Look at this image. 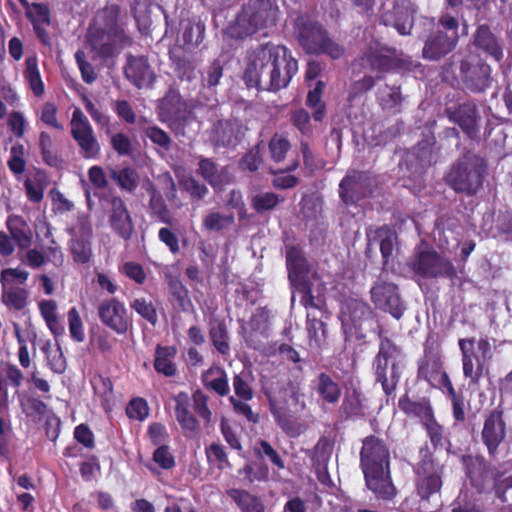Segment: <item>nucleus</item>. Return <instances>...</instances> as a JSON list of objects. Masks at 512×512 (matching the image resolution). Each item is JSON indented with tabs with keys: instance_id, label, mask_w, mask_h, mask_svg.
Masks as SVG:
<instances>
[{
	"instance_id": "1",
	"label": "nucleus",
	"mask_w": 512,
	"mask_h": 512,
	"mask_svg": "<svg viewBox=\"0 0 512 512\" xmlns=\"http://www.w3.org/2000/svg\"><path fill=\"white\" fill-rule=\"evenodd\" d=\"M298 72V61L284 45L266 43L248 56L243 80L248 88L278 92L288 87Z\"/></svg>"
},
{
	"instance_id": "2",
	"label": "nucleus",
	"mask_w": 512,
	"mask_h": 512,
	"mask_svg": "<svg viewBox=\"0 0 512 512\" xmlns=\"http://www.w3.org/2000/svg\"><path fill=\"white\" fill-rule=\"evenodd\" d=\"M127 23L118 4H107L99 9L89 24L87 43L102 60L114 58L123 48L134 44L126 31Z\"/></svg>"
},
{
	"instance_id": "3",
	"label": "nucleus",
	"mask_w": 512,
	"mask_h": 512,
	"mask_svg": "<svg viewBox=\"0 0 512 512\" xmlns=\"http://www.w3.org/2000/svg\"><path fill=\"white\" fill-rule=\"evenodd\" d=\"M359 458L366 487L379 500H393L397 489L392 480L391 453L387 440L376 434L364 437Z\"/></svg>"
},
{
	"instance_id": "4",
	"label": "nucleus",
	"mask_w": 512,
	"mask_h": 512,
	"mask_svg": "<svg viewBox=\"0 0 512 512\" xmlns=\"http://www.w3.org/2000/svg\"><path fill=\"white\" fill-rule=\"evenodd\" d=\"M279 12L277 0H249L228 26L227 34L233 39H245L260 29L276 25Z\"/></svg>"
},
{
	"instance_id": "5",
	"label": "nucleus",
	"mask_w": 512,
	"mask_h": 512,
	"mask_svg": "<svg viewBox=\"0 0 512 512\" xmlns=\"http://www.w3.org/2000/svg\"><path fill=\"white\" fill-rule=\"evenodd\" d=\"M488 175L486 160L474 152H465L450 168L445 181L455 192L476 195Z\"/></svg>"
},
{
	"instance_id": "6",
	"label": "nucleus",
	"mask_w": 512,
	"mask_h": 512,
	"mask_svg": "<svg viewBox=\"0 0 512 512\" xmlns=\"http://www.w3.org/2000/svg\"><path fill=\"white\" fill-rule=\"evenodd\" d=\"M294 31L300 46L307 54L326 55L332 60H339L345 55V47L331 38L318 21L299 16L295 19Z\"/></svg>"
},
{
	"instance_id": "7",
	"label": "nucleus",
	"mask_w": 512,
	"mask_h": 512,
	"mask_svg": "<svg viewBox=\"0 0 512 512\" xmlns=\"http://www.w3.org/2000/svg\"><path fill=\"white\" fill-rule=\"evenodd\" d=\"M379 349L372 362L375 382L379 383L386 396L397 389L401 378V348L390 338L380 335Z\"/></svg>"
},
{
	"instance_id": "8",
	"label": "nucleus",
	"mask_w": 512,
	"mask_h": 512,
	"mask_svg": "<svg viewBox=\"0 0 512 512\" xmlns=\"http://www.w3.org/2000/svg\"><path fill=\"white\" fill-rule=\"evenodd\" d=\"M461 351L463 375L469 380V386H478L484 376L487 364L492 359V347L488 338L474 337L458 340Z\"/></svg>"
},
{
	"instance_id": "9",
	"label": "nucleus",
	"mask_w": 512,
	"mask_h": 512,
	"mask_svg": "<svg viewBox=\"0 0 512 512\" xmlns=\"http://www.w3.org/2000/svg\"><path fill=\"white\" fill-rule=\"evenodd\" d=\"M157 116L176 137L185 136L187 126L195 119L191 105L174 89L159 101Z\"/></svg>"
},
{
	"instance_id": "10",
	"label": "nucleus",
	"mask_w": 512,
	"mask_h": 512,
	"mask_svg": "<svg viewBox=\"0 0 512 512\" xmlns=\"http://www.w3.org/2000/svg\"><path fill=\"white\" fill-rule=\"evenodd\" d=\"M414 467L415 491L422 499L428 501L433 494L439 493L443 485L444 466L441 465L434 453L428 449Z\"/></svg>"
},
{
	"instance_id": "11",
	"label": "nucleus",
	"mask_w": 512,
	"mask_h": 512,
	"mask_svg": "<svg viewBox=\"0 0 512 512\" xmlns=\"http://www.w3.org/2000/svg\"><path fill=\"white\" fill-rule=\"evenodd\" d=\"M408 266L415 274L425 279L444 277L452 280L457 277V270L453 263L443 258L433 248L415 253Z\"/></svg>"
},
{
	"instance_id": "12",
	"label": "nucleus",
	"mask_w": 512,
	"mask_h": 512,
	"mask_svg": "<svg viewBox=\"0 0 512 512\" xmlns=\"http://www.w3.org/2000/svg\"><path fill=\"white\" fill-rule=\"evenodd\" d=\"M361 60L379 74L377 79L390 72L410 69V61L400 57L395 48L387 46H369L363 52Z\"/></svg>"
},
{
	"instance_id": "13",
	"label": "nucleus",
	"mask_w": 512,
	"mask_h": 512,
	"mask_svg": "<svg viewBox=\"0 0 512 512\" xmlns=\"http://www.w3.org/2000/svg\"><path fill=\"white\" fill-rule=\"evenodd\" d=\"M70 126V133L79 148V154L84 159H97L101 153V146L93 127L80 108L74 109Z\"/></svg>"
},
{
	"instance_id": "14",
	"label": "nucleus",
	"mask_w": 512,
	"mask_h": 512,
	"mask_svg": "<svg viewBox=\"0 0 512 512\" xmlns=\"http://www.w3.org/2000/svg\"><path fill=\"white\" fill-rule=\"evenodd\" d=\"M374 185L375 178L370 172L354 170L340 181L339 197L347 206L357 205L372 196Z\"/></svg>"
},
{
	"instance_id": "15",
	"label": "nucleus",
	"mask_w": 512,
	"mask_h": 512,
	"mask_svg": "<svg viewBox=\"0 0 512 512\" xmlns=\"http://www.w3.org/2000/svg\"><path fill=\"white\" fill-rule=\"evenodd\" d=\"M370 295L377 309L389 313L397 320L404 315L406 307L397 284L379 278L371 287Z\"/></svg>"
},
{
	"instance_id": "16",
	"label": "nucleus",
	"mask_w": 512,
	"mask_h": 512,
	"mask_svg": "<svg viewBox=\"0 0 512 512\" xmlns=\"http://www.w3.org/2000/svg\"><path fill=\"white\" fill-rule=\"evenodd\" d=\"M460 77L472 92H483L491 83V67L477 54H469L460 62Z\"/></svg>"
},
{
	"instance_id": "17",
	"label": "nucleus",
	"mask_w": 512,
	"mask_h": 512,
	"mask_svg": "<svg viewBox=\"0 0 512 512\" xmlns=\"http://www.w3.org/2000/svg\"><path fill=\"white\" fill-rule=\"evenodd\" d=\"M450 122L458 125L471 140L479 138L481 116L474 100H468L445 108Z\"/></svg>"
},
{
	"instance_id": "18",
	"label": "nucleus",
	"mask_w": 512,
	"mask_h": 512,
	"mask_svg": "<svg viewBox=\"0 0 512 512\" xmlns=\"http://www.w3.org/2000/svg\"><path fill=\"white\" fill-rule=\"evenodd\" d=\"M423 25L433 29L435 26L434 19L425 18ZM457 42L458 36L449 35V32H444L437 28V30H432L425 40L422 56L424 59L431 61L439 60L450 53L455 48Z\"/></svg>"
},
{
	"instance_id": "19",
	"label": "nucleus",
	"mask_w": 512,
	"mask_h": 512,
	"mask_svg": "<svg viewBox=\"0 0 512 512\" xmlns=\"http://www.w3.org/2000/svg\"><path fill=\"white\" fill-rule=\"evenodd\" d=\"M98 317L103 325L119 335L125 334L131 326L124 303L115 297L107 298L100 303Z\"/></svg>"
},
{
	"instance_id": "20",
	"label": "nucleus",
	"mask_w": 512,
	"mask_h": 512,
	"mask_svg": "<svg viewBox=\"0 0 512 512\" xmlns=\"http://www.w3.org/2000/svg\"><path fill=\"white\" fill-rule=\"evenodd\" d=\"M108 203V223L111 230L121 239L127 241L134 232V223L124 200L117 195L106 199Z\"/></svg>"
},
{
	"instance_id": "21",
	"label": "nucleus",
	"mask_w": 512,
	"mask_h": 512,
	"mask_svg": "<svg viewBox=\"0 0 512 512\" xmlns=\"http://www.w3.org/2000/svg\"><path fill=\"white\" fill-rule=\"evenodd\" d=\"M367 409L363 391L358 387L352 386L344 391L341 403L337 409V421L339 423H346L365 419Z\"/></svg>"
},
{
	"instance_id": "22",
	"label": "nucleus",
	"mask_w": 512,
	"mask_h": 512,
	"mask_svg": "<svg viewBox=\"0 0 512 512\" xmlns=\"http://www.w3.org/2000/svg\"><path fill=\"white\" fill-rule=\"evenodd\" d=\"M269 411L281 430L290 437L298 436L302 430L286 400H279L271 389L265 390Z\"/></svg>"
},
{
	"instance_id": "23",
	"label": "nucleus",
	"mask_w": 512,
	"mask_h": 512,
	"mask_svg": "<svg viewBox=\"0 0 512 512\" xmlns=\"http://www.w3.org/2000/svg\"><path fill=\"white\" fill-rule=\"evenodd\" d=\"M503 414L500 408H496L490 411L484 419L481 438L490 456L497 454L500 444L506 437V423Z\"/></svg>"
},
{
	"instance_id": "24",
	"label": "nucleus",
	"mask_w": 512,
	"mask_h": 512,
	"mask_svg": "<svg viewBox=\"0 0 512 512\" xmlns=\"http://www.w3.org/2000/svg\"><path fill=\"white\" fill-rule=\"evenodd\" d=\"M123 70L126 79L138 89L151 87L154 83L155 74L145 56L128 54Z\"/></svg>"
},
{
	"instance_id": "25",
	"label": "nucleus",
	"mask_w": 512,
	"mask_h": 512,
	"mask_svg": "<svg viewBox=\"0 0 512 512\" xmlns=\"http://www.w3.org/2000/svg\"><path fill=\"white\" fill-rule=\"evenodd\" d=\"M428 337L424 344L423 356L418 360L417 379L432 384V380L441 376L443 362L438 345L430 342Z\"/></svg>"
},
{
	"instance_id": "26",
	"label": "nucleus",
	"mask_w": 512,
	"mask_h": 512,
	"mask_svg": "<svg viewBox=\"0 0 512 512\" xmlns=\"http://www.w3.org/2000/svg\"><path fill=\"white\" fill-rule=\"evenodd\" d=\"M398 407L408 418L417 419L421 426L436 417L431 399L427 396L412 399L406 392L399 398Z\"/></svg>"
},
{
	"instance_id": "27",
	"label": "nucleus",
	"mask_w": 512,
	"mask_h": 512,
	"mask_svg": "<svg viewBox=\"0 0 512 512\" xmlns=\"http://www.w3.org/2000/svg\"><path fill=\"white\" fill-rule=\"evenodd\" d=\"M25 16L31 23L33 30L44 45H49L51 38L48 27L51 25V11L47 3H30L25 8Z\"/></svg>"
},
{
	"instance_id": "28",
	"label": "nucleus",
	"mask_w": 512,
	"mask_h": 512,
	"mask_svg": "<svg viewBox=\"0 0 512 512\" xmlns=\"http://www.w3.org/2000/svg\"><path fill=\"white\" fill-rule=\"evenodd\" d=\"M372 316V308L363 300L348 298L341 305L340 319L344 326L360 329Z\"/></svg>"
},
{
	"instance_id": "29",
	"label": "nucleus",
	"mask_w": 512,
	"mask_h": 512,
	"mask_svg": "<svg viewBox=\"0 0 512 512\" xmlns=\"http://www.w3.org/2000/svg\"><path fill=\"white\" fill-rule=\"evenodd\" d=\"M175 416L188 438H194L200 432V423L190 411L191 401L187 392L181 391L175 397Z\"/></svg>"
},
{
	"instance_id": "30",
	"label": "nucleus",
	"mask_w": 512,
	"mask_h": 512,
	"mask_svg": "<svg viewBox=\"0 0 512 512\" xmlns=\"http://www.w3.org/2000/svg\"><path fill=\"white\" fill-rule=\"evenodd\" d=\"M473 45L488 57L500 62L503 57V43L487 24L479 25L473 35Z\"/></svg>"
},
{
	"instance_id": "31",
	"label": "nucleus",
	"mask_w": 512,
	"mask_h": 512,
	"mask_svg": "<svg viewBox=\"0 0 512 512\" xmlns=\"http://www.w3.org/2000/svg\"><path fill=\"white\" fill-rule=\"evenodd\" d=\"M244 134L242 126L235 120H219L211 133V141L216 147H235Z\"/></svg>"
},
{
	"instance_id": "32",
	"label": "nucleus",
	"mask_w": 512,
	"mask_h": 512,
	"mask_svg": "<svg viewBox=\"0 0 512 512\" xmlns=\"http://www.w3.org/2000/svg\"><path fill=\"white\" fill-rule=\"evenodd\" d=\"M312 389L322 405H336L342 397L340 383L327 372H320L312 381Z\"/></svg>"
},
{
	"instance_id": "33",
	"label": "nucleus",
	"mask_w": 512,
	"mask_h": 512,
	"mask_svg": "<svg viewBox=\"0 0 512 512\" xmlns=\"http://www.w3.org/2000/svg\"><path fill=\"white\" fill-rule=\"evenodd\" d=\"M288 278L293 286L310 281L309 265L302 251L297 247H291L286 253Z\"/></svg>"
},
{
	"instance_id": "34",
	"label": "nucleus",
	"mask_w": 512,
	"mask_h": 512,
	"mask_svg": "<svg viewBox=\"0 0 512 512\" xmlns=\"http://www.w3.org/2000/svg\"><path fill=\"white\" fill-rule=\"evenodd\" d=\"M461 461L470 484L481 492L485 487L489 473V466L485 458L483 456L464 455Z\"/></svg>"
},
{
	"instance_id": "35",
	"label": "nucleus",
	"mask_w": 512,
	"mask_h": 512,
	"mask_svg": "<svg viewBox=\"0 0 512 512\" xmlns=\"http://www.w3.org/2000/svg\"><path fill=\"white\" fill-rule=\"evenodd\" d=\"M332 451L333 445L331 441L326 437H321L310 454L312 467L321 483H325V478L329 476L328 462L331 458Z\"/></svg>"
},
{
	"instance_id": "36",
	"label": "nucleus",
	"mask_w": 512,
	"mask_h": 512,
	"mask_svg": "<svg viewBox=\"0 0 512 512\" xmlns=\"http://www.w3.org/2000/svg\"><path fill=\"white\" fill-rule=\"evenodd\" d=\"M413 14L406 8L394 6L389 12L381 16V23L385 26H393L401 35H409L413 28Z\"/></svg>"
},
{
	"instance_id": "37",
	"label": "nucleus",
	"mask_w": 512,
	"mask_h": 512,
	"mask_svg": "<svg viewBox=\"0 0 512 512\" xmlns=\"http://www.w3.org/2000/svg\"><path fill=\"white\" fill-rule=\"evenodd\" d=\"M226 494L241 512H265L266 510L263 500L247 490L231 488L226 491Z\"/></svg>"
},
{
	"instance_id": "38",
	"label": "nucleus",
	"mask_w": 512,
	"mask_h": 512,
	"mask_svg": "<svg viewBox=\"0 0 512 512\" xmlns=\"http://www.w3.org/2000/svg\"><path fill=\"white\" fill-rule=\"evenodd\" d=\"M7 229L20 249H27L32 244L33 233L26 220L19 215H10L6 221Z\"/></svg>"
},
{
	"instance_id": "39",
	"label": "nucleus",
	"mask_w": 512,
	"mask_h": 512,
	"mask_svg": "<svg viewBox=\"0 0 512 512\" xmlns=\"http://www.w3.org/2000/svg\"><path fill=\"white\" fill-rule=\"evenodd\" d=\"M196 173L214 189L221 188L228 182L225 168L219 169L211 158L200 157Z\"/></svg>"
},
{
	"instance_id": "40",
	"label": "nucleus",
	"mask_w": 512,
	"mask_h": 512,
	"mask_svg": "<svg viewBox=\"0 0 512 512\" xmlns=\"http://www.w3.org/2000/svg\"><path fill=\"white\" fill-rule=\"evenodd\" d=\"M203 385L215 392L217 395L224 397L230 392L228 376L226 371L219 366H212L202 373Z\"/></svg>"
},
{
	"instance_id": "41",
	"label": "nucleus",
	"mask_w": 512,
	"mask_h": 512,
	"mask_svg": "<svg viewBox=\"0 0 512 512\" xmlns=\"http://www.w3.org/2000/svg\"><path fill=\"white\" fill-rule=\"evenodd\" d=\"M177 354L175 346L157 345L155 349L154 369L166 377H173L177 373L174 358Z\"/></svg>"
},
{
	"instance_id": "42",
	"label": "nucleus",
	"mask_w": 512,
	"mask_h": 512,
	"mask_svg": "<svg viewBox=\"0 0 512 512\" xmlns=\"http://www.w3.org/2000/svg\"><path fill=\"white\" fill-rule=\"evenodd\" d=\"M377 100L384 111L400 113L404 97L399 86L385 84L378 90Z\"/></svg>"
},
{
	"instance_id": "43",
	"label": "nucleus",
	"mask_w": 512,
	"mask_h": 512,
	"mask_svg": "<svg viewBox=\"0 0 512 512\" xmlns=\"http://www.w3.org/2000/svg\"><path fill=\"white\" fill-rule=\"evenodd\" d=\"M29 291L20 286L2 288L1 302L8 309L22 311L28 305Z\"/></svg>"
},
{
	"instance_id": "44",
	"label": "nucleus",
	"mask_w": 512,
	"mask_h": 512,
	"mask_svg": "<svg viewBox=\"0 0 512 512\" xmlns=\"http://www.w3.org/2000/svg\"><path fill=\"white\" fill-rule=\"evenodd\" d=\"M170 59L174 72L180 81L193 82L197 78V65L191 57L185 54L171 53Z\"/></svg>"
},
{
	"instance_id": "45",
	"label": "nucleus",
	"mask_w": 512,
	"mask_h": 512,
	"mask_svg": "<svg viewBox=\"0 0 512 512\" xmlns=\"http://www.w3.org/2000/svg\"><path fill=\"white\" fill-rule=\"evenodd\" d=\"M209 338L216 351L227 356L230 353L229 332L224 320L212 322L209 329Z\"/></svg>"
},
{
	"instance_id": "46",
	"label": "nucleus",
	"mask_w": 512,
	"mask_h": 512,
	"mask_svg": "<svg viewBox=\"0 0 512 512\" xmlns=\"http://www.w3.org/2000/svg\"><path fill=\"white\" fill-rule=\"evenodd\" d=\"M110 178L122 189L128 192H134L139 185V175L136 169L132 167H123L121 169H110Z\"/></svg>"
},
{
	"instance_id": "47",
	"label": "nucleus",
	"mask_w": 512,
	"mask_h": 512,
	"mask_svg": "<svg viewBox=\"0 0 512 512\" xmlns=\"http://www.w3.org/2000/svg\"><path fill=\"white\" fill-rule=\"evenodd\" d=\"M24 78L28 82L34 96L41 97L45 92V86L42 81L37 60L34 57H28L25 60Z\"/></svg>"
},
{
	"instance_id": "48",
	"label": "nucleus",
	"mask_w": 512,
	"mask_h": 512,
	"mask_svg": "<svg viewBox=\"0 0 512 512\" xmlns=\"http://www.w3.org/2000/svg\"><path fill=\"white\" fill-rule=\"evenodd\" d=\"M38 146L42 160L47 166L58 167L61 164L62 160L54 150L53 140L48 132H40Z\"/></svg>"
},
{
	"instance_id": "49",
	"label": "nucleus",
	"mask_w": 512,
	"mask_h": 512,
	"mask_svg": "<svg viewBox=\"0 0 512 512\" xmlns=\"http://www.w3.org/2000/svg\"><path fill=\"white\" fill-rule=\"evenodd\" d=\"M284 197L274 192H260L251 197V207L258 213L262 214L266 211H271L279 203L284 202Z\"/></svg>"
},
{
	"instance_id": "50",
	"label": "nucleus",
	"mask_w": 512,
	"mask_h": 512,
	"mask_svg": "<svg viewBox=\"0 0 512 512\" xmlns=\"http://www.w3.org/2000/svg\"><path fill=\"white\" fill-rule=\"evenodd\" d=\"M298 167H299V160L295 159V160L291 161V163L286 168L280 170L278 173L273 171L272 173L275 175V177L272 180L273 187L276 189H283V190L296 187L299 183V178L294 175H290V174H286V173L293 172Z\"/></svg>"
},
{
	"instance_id": "51",
	"label": "nucleus",
	"mask_w": 512,
	"mask_h": 512,
	"mask_svg": "<svg viewBox=\"0 0 512 512\" xmlns=\"http://www.w3.org/2000/svg\"><path fill=\"white\" fill-rule=\"evenodd\" d=\"M205 455L209 465L216 466L219 470L230 469L232 467L225 447L213 442L205 448Z\"/></svg>"
},
{
	"instance_id": "52",
	"label": "nucleus",
	"mask_w": 512,
	"mask_h": 512,
	"mask_svg": "<svg viewBox=\"0 0 512 512\" xmlns=\"http://www.w3.org/2000/svg\"><path fill=\"white\" fill-rule=\"evenodd\" d=\"M326 312L322 311V315ZM306 329L309 340L315 342L317 346H320L326 339V323L323 321V316L320 318L315 317L311 313H307L306 316Z\"/></svg>"
},
{
	"instance_id": "53",
	"label": "nucleus",
	"mask_w": 512,
	"mask_h": 512,
	"mask_svg": "<svg viewBox=\"0 0 512 512\" xmlns=\"http://www.w3.org/2000/svg\"><path fill=\"white\" fill-rule=\"evenodd\" d=\"M142 133L154 145L168 152L172 147V139L169 134L155 124H149L141 127Z\"/></svg>"
},
{
	"instance_id": "54",
	"label": "nucleus",
	"mask_w": 512,
	"mask_h": 512,
	"mask_svg": "<svg viewBox=\"0 0 512 512\" xmlns=\"http://www.w3.org/2000/svg\"><path fill=\"white\" fill-rule=\"evenodd\" d=\"M422 427L424 428L434 451L444 448L445 444L449 443V440L445 435V429L438 422L436 417Z\"/></svg>"
},
{
	"instance_id": "55",
	"label": "nucleus",
	"mask_w": 512,
	"mask_h": 512,
	"mask_svg": "<svg viewBox=\"0 0 512 512\" xmlns=\"http://www.w3.org/2000/svg\"><path fill=\"white\" fill-rule=\"evenodd\" d=\"M232 385L236 399L250 401L254 397V391L251 385V376L249 373L241 372L235 374L232 379Z\"/></svg>"
},
{
	"instance_id": "56",
	"label": "nucleus",
	"mask_w": 512,
	"mask_h": 512,
	"mask_svg": "<svg viewBox=\"0 0 512 512\" xmlns=\"http://www.w3.org/2000/svg\"><path fill=\"white\" fill-rule=\"evenodd\" d=\"M47 360V365L56 374H62L66 370V359L60 345L52 349L50 344L47 343L42 347Z\"/></svg>"
},
{
	"instance_id": "57",
	"label": "nucleus",
	"mask_w": 512,
	"mask_h": 512,
	"mask_svg": "<svg viewBox=\"0 0 512 512\" xmlns=\"http://www.w3.org/2000/svg\"><path fill=\"white\" fill-rule=\"evenodd\" d=\"M235 218L232 213L221 214L219 212H209L203 219V226L209 231L219 232L234 224Z\"/></svg>"
},
{
	"instance_id": "58",
	"label": "nucleus",
	"mask_w": 512,
	"mask_h": 512,
	"mask_svg": "<svg viewBox=\"0 0 512 512\" xmlns=\"http://www.w3.org/2000/svg\"><path fill=\"white\" fill-rule=\"evenodd\" d=\"M149 208L152 212V215L156 216L159 221L168 225L172 224V215L160 193L154 191L151 194L149 200Z\"/></svg>"
},
{
	"instance_id": "59",
	"label": "nucleus",
	"mask_w": 512,
	"mask_h": 512,
	"mask_svg": "<svg viewBox=\"0 0 512 512\" xmlns=\"http://www.w3.org/2000/svg\"><path fill=\"white\" fill-rule=\"evenodd\" d=\"M71 253L75 262L88 263L92 256L91 239L80 237L72 239Z\"/></svg>"
},
{
	"instance_id": "60",
	"label": "nucleus",
	"mask_w": 512,
	"mask_h": 512,
	"mask_svg": "<svg viewBox=\"0 0 512 512\" xmlns=\"http://www.w3.org/2000/svg\"><path fill=\"white\" fill-rule=\"evenodd\" d=\"M180 185L192 202L203 200L209 193L208 187L192 176L181 181Z\"/></svg>"
},
{
	"instance_id": "61",
	"label": "nucleus",
	"mask_w": 512,
	"mask_h": 512,
	"mask_svg": "<svg viewBox=\"0 0 512 512\" xmlns=\"http://www.w3.org/2000/svg\"><path fill=\"white\" fill-rule=\"evenodd\" d=\"M130 307L150 324L157 323V311L152 301H148L144 297L136 298L130 303Z\"/></svg>"
},
{
	"instance_id": "62",
	"label": "nucleus",
	"mask_w": 512,
	"mask_h": 512,
	"mask_svg": "<svg viewBox=\"0 0 512 512\" xmlns=\"http://www.w3.org/2000/svg\"><path fill=\"white\" fill-rule=\"evenodd\" d=\"M29 272L19 268H5L0 273L1 288L6 286L24 285L28 280Z\"/></svg>"
},
{
	"instance_id": "63",
	"label": "nucleus",
	"mask_w": 512,
	"mask_h": 512,
	"mask_svg": "<svg viewBox=\"0 0 512 512\" xmlns=\"http://www.w3.org/2000/svg\"><path fill=\"white\" fill-rule=\"evenodd\" d=\"M10 171L14 175L24 173L26 169L25 148L21 143L14 144L10 149V158L7 162Z\"/></svg>"
},
{
	"instance_id": "64",
	"label": "nucleus",
	"mask_w": 512,
	"mask_h": 512,
	"mask_svg": "<svg viewBox=\"0 0 512 512\" xmlns=\"http://www.w3.org/2000/svg\"><path fill=\"white\" fill-rule=\"evenodd\" d=\"M291 149L290 142L283 136L275 134L269 141V151L271 158L277 162H282Z\"/></svg>"
}]
</instances>
